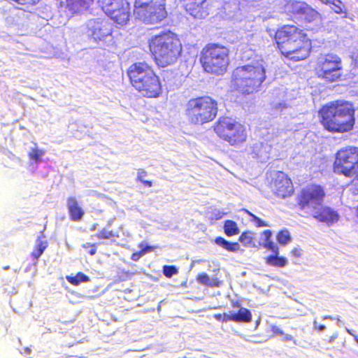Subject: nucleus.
<instances>
[{"instance_id":"4be33fe9","label":"nucleus","mask_w":358,"mask_h":358,"mask_svg":"<svg viewBox=\"0 0 358 358\" xmlns=\"http://www.w3.org/2000/svg\"><path fill=\"white\" fill-rule=\"evenodd\" d=\"M329 6L335 13L341 15L343 18L348 17V10L341 0H333Z\"/></svg>"},{"instance_id":"473e14b6","label":"nucleus","mask_w":358,"mask_h":358,"mask_svg":"<svg viewBox=\"0 0 358 358\" xmlns=\"http://www.w3.org/2000/svg\"><path fill=\"white\" fill-rule=\"evenodd\" d=\"M263 247L273 253H279L278 246L272 240L267 241L263 243Z\"/></svg>"},{"instance_id":"ddd939ff","label":"nucleus","mask_w":358,"mask_h":358,"mask_svg":"<svg viewBox=\"0 0 358 358\" xmlns=\"http://www.w3.org/2000/svg\"><path fill=\"white\" fill-rule=\"evenodd\" d=\"M283 9L291 20L306 24L322 23V15L305 1L289 0L285 3Z\"/></svg>"},{"instance_id":"4c0bfd02","label":"nucleus","mask_w":358,"mask_h":358,"mask_svg":"<svg viewBox=\"0 0 358 358\" xmlns=\"http://www.w3.org/2000/svg\"><path fill=\"white\" fill-rule=\"evenodd\" d=\"M147 172L143 169H138L137 172V178L136 180L138 181H141L143 178L147 176Z\"/></svg>"},{"instance_id":"f3484780","label":"nucleus","mask_w":358,"mask_h":358,"mask_svg":"<svg viewBox=\"0 0 358 358\" xmlns=\"http://www.w3.org/2000/svg\"><path fill=\"white\" fill-rule=\"evenodd\" d=\"M182 8L194 18L203 19L208 15L207 0H180Z\"/></svg>"},{"instance_id":"6ab92c4d","label":"nucleus","mask_w":358,"mask_h":358,"mask_svg":"<svg viewBox=\"0 0 358 358\" xmlns=\"http://www.w3.org/2000/svg\"><path fill=\"white\" fill-rule=\"evenodd\" d=\"M266 264L277 267V268H282L287 265L288 261L285 257L280 256L279 253H273L270 255H268L264 258Z\"/></svg>"},{"instance_id":"c85d7f7f","label":"nucleus","mask_w":358,"mask_h":358,"mask_svg":"<svg viewBox=\"0 0 358 358\" xmlns=\"http://www.w3.org/2000/svg\"><path fill=\"white\" fill-rule=\"evenodd\" d=\"M277 241L282 245H287L291 241V236L287 229H282L278 232Z\"/></svg>"},{"instance_id":"a878e982","label":"nucleus","mask_w":358,"mask_h":358,"mask_svg":"<svg viewBox=\"0 0 358 358\" xmlns=\"http://www.w3.org/2000/svg\"><path fill=\"white\" fill-rule=\"evenodd\" d=\"M238 241L245 247L254 246L255 242V234L250 231H243L240 235Z\"/></svg>"},{"instance_id":"aec40b11","label":"nucleus","mask_w":358,"mask_h":358,"mask_svg":"<svg viewBox=\"0 0 358 358\" xmlns=\"http://www.w3.org/2000/svg\"><path fill=\"white\" fill-rule=\"evenodd\" d=\"M232 319L234 322L248 323L252 321V314L249 309L241 307L237 313H234Z\"/></svg>"},{"instance_id":"a19ab883","label":"nucleus","mask_w":358,"mask_h":358,"mask_svg":"<svg viewBox=\"0 0 358 358\" xmlns=\"http://www.w3.org/2000/svg\"><path fill=\"white\" fill-rule=\"evenodd\" d=\"M291 254L296 257H299L301 255V250L299 248H294L292 251Z\"/></svg>"},{"instance_id":"dca6fc26","label":"nucleus","mask_w":358,"mask_h":358,"mask_svg":"<svg viewBox=\"0 0 358 358\" xmlns=\"http://www.w3.org/2000/svg\"><path fill=\"white\" fill-rule=\"evenodd\" d=\"M87 29L89 36L95 41H103L113 32L111 24L106 20H92L88 24Z\"/></svg>"},{"instance_id":"b1692460","label":"nucleus","mask_w":358,"mask_h":358,"mask_svg":"<svg viewBox=\"0 0 358 358\" xmlns=\"http://www.w3.org/2000/svg\"><path fill=\"white\" fill-rule=\"evenodd\" d=\"M48 247V243L43 241L40 238H38L36 242L35 247L31 253V256L34 259H38Z\"/></svg>"},{"instance_id":"a18cd8bd","label":"nucleus","mask_w":358,"mask_h":358,"mask_svg":"<svg viewBox=\"0 0 358 358\" xmlns=\"http://www.w3.org/2000/svg\"><path fill=\"white\" fill-rule=\"evenodd\" d=\"M140 182L143 183L145 187H151L152 186V182L151 180H146L143 179Z\"/></svg>"},{"instance_id":"37998d69","label":"nucleus","mask_w":358,"mask_h":358,"mask_svg":"<svg viewBox=\"0 0 358 358\" xmlns=\"http://www.w3.org/2000/svg\"><path fill=\"white\" fill-rule=\"evenodd\" d=\"M225 313V321L226 322L229 321H233L232 317L234 313L231 311H229V313Z\"/></svg>"},{"instance_id":"58836bf2","label":"nucleus","mask_w":358,"mask_h":358,"mask_svg":"<svg viewBox=\"0 0 358 358\" xmlns=\"http://www.w3.org/2000/svg\"><path fill=\"white\" fill-rule=\"evenodd\" d=\"M314 329L318 331H323L326 327L324 324H319L317 321L313 322Z\"/></svg>"},{"instance_id":"9b49d317","label":"nucleus","mask_w":358,"mask_h":358,"mask_svg":"<svg viewBox=\"0 0 358 358\" xmlns=\"http://www.w3.org/2000/svg\"><path fill=\"white\" fill-rule=\"evenodd\" d=\"M166 0H134V14L146 24H155L167 17Z\"/></svg>"},{"instance_id":"f257e3e1","label":"nucleus","mask_w":358,"mask_h":358,"mask_svg":"<svg viewBox=\"0 0 358 358\" xmlns=\"http://www.w3.org/2000/svg\"><path fill=\"white\" fill-rule=\"evenodd\" d=\"M326 192L323 186L309 183L301 188L296 195L295 208L302 217H313L318 222L331 224L339 219L338 213L323 202Z\"/></svg>"},{"instance_id":"72a5a7b5","label":"nucleus","mask_w":358,"mask_h":358,"mask_svg":"<svg viewBox=\"0 0 358 358\" xmlns=\"http://www.w3.org/2000/svg\"><path fill=\"white\" fill-rule=\"evenodd\" d=\"M350 181V191L353 194H358V174Z\"/></svg>"},{"instance_id":"8fccbe9b","label":"nucleus","mask_w":358,"mask_h":358,"mask_svg":"<svg viewBox=\"0 0 358 358\" xmlns=\"http://www.w3.org/2000/svg\"><path fill=\"white\" fill-rule=\"evenodd\" d=\"M322 3L325 5H329L333 0H319Z\"/></svg>"},{"instance_id":"7c9ffc66","label":"nucleus","mask_w":358,"mask_h":358,"mask_svg":"<svg viewBox=\"0 0 358 358\" xmlns=\"http://www.w3.org/2000/svg\"><path fill=\"white\" fill-rule=\"evenodd\" d=\"M115 236L113 231L103 229L100 232L96 234V237L99 239H109Z\"/></svg>"},{"instance_id":"c9c22d12","label":"nucleus","mask_w":358,"mask_h":358,"mask_svg":"<svg viewBox=\"0 0 358 358\" xmlns=\"http://www.w3.org/2000/svg\"><path fill=\"white\" fill-rule=\"evenodd\" d=\"M252 222L255 223V225L257 227H262L268 226V224L267 223H266L265 222L262 220L258 217H257Z\"/></svg>"},{"instance_id":"e433bc0d","label":"nucleus","mask_w":358,"mask_h":358,"mask_svg":"<svg viewBox=\"0 0 358 358\" xmlns=\"http://www.w3.org/2000/svg\"><path fill=\"white\" fill-rule=\"evenodd\" d=\"M214 318L222 323H225V313H215L213 315Z\"/></svg>"},{"instance_id":"c03bdc74","label":"nucleus","mask_w":358,"mask_h":358,"mask_svg":"<svg viewBox=\"0 0 358 358\" xmlns=\"http://www.w3.org/2000/svg\"><path fill=\"white\" fill-rule=\"evenodd\" d=\"M244 211L245 213L250 217V220L252 222L257 216H256L255 214H253L252 213H251L250 211H249L247 209H244Z\"/></svg>"},{"instance_id":"0eeeda50","label":"nucleus","mask_w":358,"mask_h":358,"mask_svg":"<svg viewBox=\"0 0 358 358\" xmlns=\"http://www.w3.org/2000/svg\"><path fill=\"white\" fill-rule=\"evenodd\" d=\"M199 60L204 72L222 76L227 72L230 64V50L219 43H208L202 48Z\"/></svg>"},{"instance_id":"3c124183","label":"nucleus","mask_w":358,"mask_h":358,"mask_svg":"<svg viewBox=\"0 0 358 358\" xmlns=\"http://www.w3.org/2000/svg\"><path fill=\"white\" fill-rule=\"evenodd\" d=\"M135 256H136V255H135V254H134V255H132V259H133V260H137V259H138V258H135Z\"/></svg>"},{"instance_id":"39448f33","label":"nucleus","mask_w":358,"mask_h":358,"mask_svg":"<svg viewBox=\"0 0 358 358\" xmlns=\"http://www.w3.org/2000/svg\"><path fill=\"white\" fill-rule=\"evenodd\" d=\"M127 74L131 87L142 96L157 99L162 95V80L148 62L133 63L127 69Z\"/></svg>"},{"instance_id":"79ce46f5","label":"nucleus","mask_w":358,"mask_h":358,"mask_svg":"<svg viewBox=\"0 0 358 358\" xmlns=\"http://www.w3.org/2000/svg\"><path fill=\"white\" fill-rule=\"evenodd\" d=\"M282 340L285 341H292L294 344H296V341L294 339L293 336L290 334H284Z\"/></svg>"},{"instance_id":"c756f323","label":"nucleus","mask_w":358,"mask_h":358,"mask_svg":"<svg viewBox=\"0 0 358 358\" xmlns=\"http://www.w3.org/2000/svg\"><path fill=\"white\" fill-rule=\"evenodd\" d=\"M163 274L168 278L178 273V268L173 265H165L163 266Z\"/></svg>"},{"instance_id":"a211bd4d","label":"nucleus","mask_w":358,"mask_h":358,"mask_svg":"<svg viewBox=\"0 0 358 358\" xmlns=\"http://www.w3.org/2000/svg\"><path fill=\"white\" fill-rule=\"evenodd\" d=\"M66 202L70 220L74 222L81 220L85 211L79 205L77 199L74 196H70L67 199Z\"/></svg>"},{"instance_id":"4468645a","label":"nucleus","mask_w":358,"mask_h":358,"mask_svg":"<svg viewBox=\"0 0 358 358\" xmlns=\"http://www.w3.org/2000/svg\"><path fill=\"white\" fill-rule=\"evenodd\" d=\"M106 14L115 23L127 24L131 16L130 4L127 0H99Z\"/></svg>"},{"instance_id":"f8f14e48","label":"nucleus","mask_w":358,"mask_h":358,"mask_svg":"<svg viewBox=\"0 0 358 358\" xmlns=\"http://www.w3.org/2000/svg\"><path fill=\"white\" fill-rule=\"evenodd\" d=\"M333 170L338 174L351 178L358 171V147L348 145L335 154Z\"/></svg>"},{"instance_id":"09e8293b","label":"nucleus","mask_w":358,"mask_h":358,"mask_svg":"<svg viewBox=\"0 0 358 358\" xmlns=\"http://www.w3.org/2000/svg\"><path fill=\"white\" fill-rule=\"evenodd\" d=\"M94 248L92 249H91L89 252L90 255H95L96 252V248L95 247L94 245H92Z\"/></svg>"},{"instance_id":"5fc2aeb1","label":"nucleus","mask_w":358,"mask_h":358,"mask_svg":"<svg viewBox=\"0 0 358 358\" xmlns=\"http://www.w3.org/2000/svg\"><path fill=\"white\" fill-rule=\"evenodd\" d=\"M327 318H331V317L330 316H325V317H324V319H327Z\"/></svg>"},{"instance_id":"1a4fd4ad","label":"nucleus","mask_w":358,"mask_h":358,"mask_svg":"<svg viewBox=\"0 0 358 358\" xmlns=\"http://www.w3.org/2000/svg\"><path fill=\"white\" fill-rule=\"evenodd\" d=\"M343 64L341 58L334 53L320 54L313 66L315 76L327 83L342 80Z\"/></svg>"},{"instance_id":"9d476101","label":"nucleus","mask_w":358,"mask_h":358,"mask_svg":"<svg viewBox=\"0 0 358 358\" xmlns=\"http://www.w3.org/2000/svg\"><path fill=\"white\" fill-rule=\"evenodd\" d=\"M217 136L230 145L237 146L246 141L245 127L231 117H220L213 126Z\"/></svg>"},{"instance_id":"bb28decb","label":"nucleus","mask_w":358,"mask_h":358,"mask_svg":"<svg viewBox=\"0 0 358 358\" xmlns=\"http://www.w3.org/2000/svg\"><path fill=\"white\" fill-rule=\"evenodd\" d=\"M35 146L31 148L30 151L28 152V157L29 159L32 160L35 163H38L43 155L45 154L43 150H41L38 148L37 144L34 143Z\"/></svg>"},{"instance_id":"f03ea898","label":"nucleus","mask_w":358,"mask_h":358,"mask_svg":"<svg viewBox=\"0 0 358 358\" xmlns=\"http://www.w3.org/2000/svg\"><path fill=\"white\" fill-rule=\"evenodd\" d=\"M277 48L289 60L299 62L307 59L312 52L311 39L306 31L294 24H285L274 35Z\"/></svg>"},{"instance_id":"864d4df0","label":"nucleus","mask_w":358,"mask_h":358,"mask_svg":"<svg viewBox=\"0 0 358 358\" xmlns=\"http://www.w3.org/2000/svg\"><path fill=\"white\" fill-rule=\"evenodd\" d=\"M355 66L358 68V59L355 61Z\"/></svg>"},{"instance_id":"20e7f679","label":"nucleus","mask_w":358,"mask_h":358,"mask_svg":"<svg viewBox=\"0 0 358 358\" xmlns=\"http://www.w3.org/2000/svg\"><path fill=\"white\" fill-rule=\"evenodd\" d=\"M150 55L159 68L176 64L182 52V44L178 36L170 30H164L148 41Z\"/></svg>"},{"instance_id":"cd10ccee","label":"nucleus","mask_w":358,"mask_h":358,"mask_svg":"<svg viewBox=\"0 0 358 358\" xmlns=\"http://www.w3.org/2000/svg\"><path fill=\"white\" fill-rule=\"evenodd\" d=\"M94 0H66L67 6L71 10H78L93 3Z\"/></svg>"},{"instance_id":"412c9836","label":"nucleus","mask_w":358,"mask_h":358,"mask_svg":"<svg viewBox=\"0 0 358 358\" xmlns=\"http://www.w3.org/2000/svg\"><path fill=\"white\" fill-rule=\"evenodd\" d=\"M215 242L219 246L222 247L228 252H238L241 248L238 242H229L222 236L216 237Z\"/></svg>"},{"instance_id":"ea45409f","label":"nucleus","mask_w":358,"mask_h":358,"mask_svg":"<svg viewBox=\"0 0 358 358\" xmlns=\"http://www.w3.org/2000/svg\"><path fill=\"white\" fill-rule=\"evenodd\" d=\"M211 285L210 287H220L222 285V282L216 277L213 278L210 281Z\"/></svg>"},{"instance_id":"7ed1b4c3","label":"nucleus","mask_w":358,"mask_h":358,"mask_svg":"<svg viewBox=\"0 0 358 358\" xmlns=\"http://www.w3.org/2000/svg\"><path fill=\"white\" fill-rule=\"evenodd\" d=\"M356 108L353 102L345 99L331 101L319 109L320 123L324 130L343 134L354 129Z\"/></svg>"},{"instance_id":"6e6552de","label":"nucleus","mask_w":358,"mask_h":358,"mask_svg":"<svg viewBox=\"0 0 358 358\" xmlns=\"http://www.w3.org/2000/svg\"><path fill=\"white\" fill-rule=\"evenodd\" d=\"M218 113V103L203 95L191 98L186 103L185 115L190 124L202 126L213 122Z\"/></svg>"},{"instance_id":"423d86ee","label":"nucleus","mask_w":358,"mask_h":358,"mask_svg":"<svg viewBox=\"0 0 358 358\" xmlns=\"http://www.w3.org/2000/svg\"><path fill=\"white\" fill-rule=\"evenodd\" d=\"M266 78L264 66L257 62L235 68L231 77V85L233 90L239 94L249 95L259 90Z\"/></svg>"},{"instance_id":"393cba45","label":"nucleus","mask_w":358,"mask_h":358,"mask_svg":"<svg viewBox=\"0 0 358 358\" xmlns=\"http://www.w3.org/2000/svg\"><path fill=\"white\" fill-rule=\"evenodd\" d=\"M66 278L70 284L75 286L79 285L81 282H87L90 280V277L83 272H78L76 275H67Z\"/></svg>"},{"instance_id":"2f4dec72","label":"nucleus","mask_w":358,"mask_h":358,"mask_svg":"<svg viewBox=\"0 0 358 358\" xmlns=\"http://www.w3.org/2000/svg\"><path fill=\"white\" fill-rule=\"evenodd\" d=\"M196 280L199 283H201L203 285L208 286V287H210V285H211V284H210L211 280L210 279L208 275L206 273H199L196 277Z\"/></svg>"},{"instance_id":"2eb2a0df","label":"nucleus","mask_w":358,"mask_h":358,"mask_svg":"<svg viewBox=\"0 0 358 358\" xmlns=\"http://www.w3.org/2000/svg\"><path fill=\"white\" fill-rule=\"evenodd\" d=\"M271 187L273 193L279 198L285 199L294 193L292 180L282 171H278L271 181Z\"/></svg>"},{"instance_id":"f704fd0d","label":"nucleus","mask_w":358,"mask_h":358,"mask_svg":"<svg viewBox=\"0 0 358 358\" xmlns=\"http://www.w3.org/2000/svg\"><path fill=\"white\" fill-rule=\"evenodd\" d=\"M264 237V242L271 240L272 231L269 229H266L262 233Z\"/></svg>"},{"instance_id":"603ef678","label":"nucleus","mask_w":358,"mask_h":358,"mask_svg":"<svg viewBox=\"0 0 358 358\" xmlns=\"http://www.w3.org/2000/svg\"><path fill=\"white\" fill-rule=\"evenodd\" d=\"M356 216L358 217V206L356 208Z\"/></svg>"},{"instance_id":"4d7b16f0","label":"nucleus","mask_w":358,"mask_h":358,"mask_svg":"<svg viewBox=\"0 0 358 358\" xmlns=\"http://www.w3.org/2000/svg\"><path fill=\"white\" fill-rule=\"evenodd\" d=\"M357 174H358V171H357Z\"/></svg>"},{"instance_id":"6e6d98bb","label":"nucleus","mask_w":358,"mask_h":358,"mask_svg":"<svg viewBox=\"0 0 358 358\" xmlns=\"http://www.w3.org/2000/svg\"><path fill=\"white\" fill-rule=\"evenodd\" d=\"M236 307L239 306V304L237 303L236 306H234V307H236Z\"/></svg>"},{"instance_id":"49530a36","label":"nucleus","mask_w":358,"mask_h":358,"mask_svg":"<svg viewBox=\"0 0 358 358\" xmlns=\"http://www.w3.org/2000/svg\"><path fill=\"white\" fill-rule=\"evenodd\" d=\"M153 250V247L152 246H146L144 248H143L141 250V252L144 254L146 252H150Z\"/></svg>"},{"instance_id":"5701e85b","label":"nucleus","mask_w":358,"mask_h":358,"mask_svg":"<svg viewBox=\"0 0 358 358\" xmlns=\"http://www.w3.org/2000/svg\"><path fill=\"white\" fill-rule=\"evenodd\" d=\"M224 231L227 236H233L238 234L240 229L235 221L227 220L224 223Z\"/></svg>"},{"instance_id":"de8ad7c7","label":"nucleus","mask_w":358,"mask_h":358,"mask_svg":"<svg viewBox=\"0 0 358 358\" xmlns=\"http://www.w3.org/2000/svg\"><path fill=\"white\" fill-rule=\"evenodd\" d=\"M273 332L274 334H277V335H280V336H282L285 334L283 331L280 329H276L275 330H273Z\"/></svg>"}]
</instances>
